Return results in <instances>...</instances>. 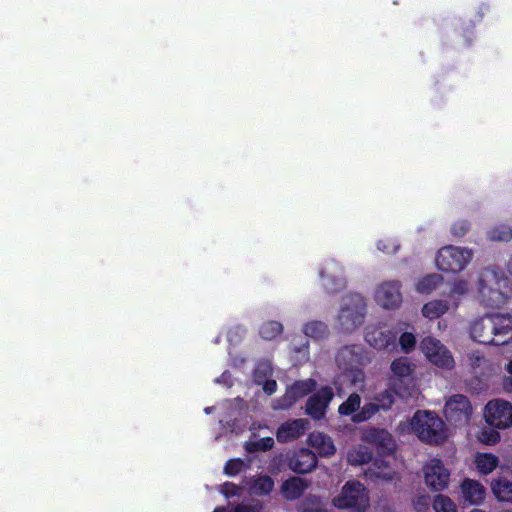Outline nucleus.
<instances>
[{
	"label": "nucleus",
	"mask_w": 512,
	"mask_h": 512,
	"mask_svg": "<svg viewBox=\"0 0 512 512\" xmlns=\"http://www.w3.org/2000/svg\"><path fill=\"white\" fill-rule=\"evenodd\" d=\"M322 286L327 293L333 294L340 292L345 288V280L342 276L325 275L324 271H320Z\"/></svg>",
	"instance_id": "obj_27"
},
{
	"label": "nucleus",
	"mask_w": 512,
	"mask_h": 512,
	"mask_svg": "<svg viewBox=\"0 0 512 512\" xmlns=\"http://www.w3.org/2000/svg\"><path fill=\"white\" fill-rule=\"evenodd\" d=\"M240 491H241V488L232 482H225L221 488V493L226 498L238 496L240 494Z\"/></svg>",
	"instance_id": "obj_42"
},
{
	"label": "nucleus",
	"mask_w": 512,
	"mask_h": 512,
	"mask_svg": "<svg viewBox=\"0 0 512 512\" xmlns=\"http://www.w3.org/2000/svg\"><path fill=\"white\" fill-rule=\"evenodd\" d=\"M500 435L497 431L487 430L482 432L481 441L488 445H493L499 442Z\"/></svg>",
	"instance_id": "obj_43"
},
{
	"label": "nucleus",
	"mask_w": 512,
	"mask_h": 512,
	"mask_svg": "<svg viewBox=\"0 0 512 512\" xmlns=\"http://www.w3.org/2000/svg\"><path fill=\"white\" fill-rule=\"evenodd\" d=\"M442 281V277L437 274H428L421 278L417 284V290L421 293H429L435 289Z\"/></svg>",
	"instance_id": "obj_34"
},
{
	"label": "nucleus",
	"mask_w": 512,
	"mask_h": 512,
	"mask_svg": "<svg viewBox=\"0 0 512 512\" xmlns=\"http://www.w3.org/2000/svg\"><path fill=\"white\" fill-rule=\"evenodd\" d=\"M363 439L373 445L380 456H390L396 448L392 435L385 429L371 428L365 432Z\"/></svg>",
	"instance_id": "obj_12"
},
{
	"label": "nucleus",
	"mask_w": 512,
	"mask_h": 512,
	"mask_svg": "<svg viewBox=\"0 0 512 512\" xmlns=\"http://www.w3.org/2000/svg\"><path fill=\"white\" fill-rule=\"evenodd\" d=\"M507 269H508L509 273L512 275V258L510 259V261L508 263Z\"/></svg>",
	"instance_id": "obj_48"
},
{
	"label": "nucleus",
	"mask_w": 512,
	"mask_h": 512,
	"mask_svg": "<svg viewBox=\"0 0 512 512\" xmlns=\"http://www.w3.org/2000/svg\"><path fill=\"white\" fill-rule=\"evenodd\" d=\"M477 469L480 473L487 475L498 465V458L491 453H479L475 458Z\"/></svg>",
	"instance_id": "obj_26"
},
{
	"label": "nucleus",
	"mask_w": 512,
	"mask_h": 512,
	"mask_svg": "<svg viewBox=\"0 0 512 512\" xmlns=\"http://www.w3.org/2000/svg\"><path fill=\"white\" fill-rule=\"evenodd\" d=\"M375 403L380 410L387 411L394 404V395L389 390L382 391L375 397Z\"/></svg>",
	"instance_id": "obj_39"
},
{
	"label": "nucleus",
	"mask_w": 512,
	"mask_h": 512,
	"mask_svg": "<svg viewBox=\"0 0 512 512\" xmlns=\"http://www.w3.org/2000/svg\"><path fill=\"white\" fill-rule=\"evenodd\" d=\"M484 416L490 426L507 428L512 425V404L501 399L491 400L485 406Z\"/></svg>",
	"instance_id": "obj_9"
},
{
	"label": "nucleus",
	"mask_w": 512,
	"mask_h": 512,
	"mask_svg": "<svg viewBox=\"0 0 512 512\" xmlns=\"http://www.w3.org/2000/svg\"><path fill=\"white\" fill-rule=\"evenodd\" d=\"M274 447V439L272 437H263L256 441H247L245 450L248 453L266 452Z\"/></svg>",
	"instance_id": "obj_32"
},
{
	"label": "nucleus",
	"mask_w": 512,
	"mask_h": 512,
	"mask_svg": "<svg viewBox=\"0 0 512 512\" xmlns=\"http://www.w3.org/2000/svg\"><path fill=\"white\" fill-rule=\"evenodd\" d=\"M396 336L391 329L369 325L365 328L364 339L374 349L384 350L395 345Z\"/></svg>",
	"instance_id": "obj_16"
},
{
	"label": "nucleus",
	"mask_w": 512,
	"mask_h": 512,
	"mask_svg": "<svg viewBox=\"0 0 512 512\" xmlns=\"http://www.w3.org/2000/svg\"><path fill=\"white\" fill-rule=\"evenodd\" d=\"M420 348L433 365L445 370L454 368L455 362L451 352L439 340L425 337L421 340Z\"/></svg>",
	"instance_id": "obj_7"
},
{
	"label": "nucleus",
	"mask_w": 512,
	"mask_h": 512,
	"mask_svg": "<svg viewBox=\"0 0 512 512\" xmlns=\"http://www.w3.org/2000/svg\"><path fill=\"white\" fill-rule=\"evenodd\" d=\"M470 335L474 341L484 345L508 344L512 340V316L487 314L472 323Z\"/></svg>",
	"instance_id": "obj_1"
},
{
	"label": "nucleus",
	"mask_w": 512,
	"mask_h": 512,
	"mask_svg": "<svg viewBox=\"0 0 512 512\" xmlns=\"http://www.w3.org/2000/svg\"><path fill=\"white\" fill-rule=\"evenodd\" d=\"M443 412L450 424L463 425L470 420L472 405L465 395L454 394L445 402Z\"/></svg>",
	"instance_id": "obj_8"
},
{
	"label": "nucleus",
	"mask_w": 512,
	"mask_h": 512,
	"mask_svg": "<svg viewBox=\"0 0 512 512\" xmlns=\"http://www.w3.org/2000/svg\"><path fill=\"white\" fill-rule=\"evenodd\" d=\"M376 476L387 480L392 478L389 473H376Z\"/></svg>",
	"instance_id": "obj_46"
},
{
	"label": "nucleus",
	"mask_w": 512,
	"mask_h": 512,
	"mask_svg": "<svg viewBox=\"0 0 512 512\" xmlns=\"http://www.w3.org/2000/svg\"><path fill=\"white\" fill-rule=\"evenodd\" d=\"M263 390L267 395H272L277 390V382L273 379H268L263 384Z\"/></svg>",
	"instance_id": "obj_44"
},
{
	"label": "nucleus",
	"mask_w": 512,
	"mask_h": 512,
	"mask_svg": "<svg viewBox=\"0 0 512 512\" xmlns=\"http://www.w3.org/2000/svg\"><path fill=\"white\" fill-rule=\"evenodd\" d=\"M506 371L512 375V360H510L506 365Z\"/></svg>",
	"instance_id": "obj_47"
},
{
	"label": "nucleus",
	"mask_w": 512,
	"mask_h": 512,
	"mask_svg": "<svg viewBox=\"0 0 512 512\" xmlns=\"http://www.w3.org/2000/svg\"><path fill=\"white\" fill-rule=\"evenodd\" d=\"M338 509H352L354 512H365L369 507V497L365 486L357 481H347L338 496L333 499Z\"/></svg>",
	"instance_id": "obj_5"
},
{
	"label": "nucleus",
	"mask_w": 512,
	"mask_h": 512,
	"mask_svg": "<svg viewBox=\"0 0 512 512\" xmlns=\"http://www.w3.org/2000/svg\"><path fill=\"white\" fill-rule=\"evenodd\" d=\"M471 259L472 253L469 250L446 246L438 251L435 263L442 272L458 273L466 267Z\"/></svg>",
	"instance_id": "obj_6"
},
{
	"label": "nucleus",
	"mask_w": 512,
	"mask_h": 512,
	"mask_svg": "<svg viewBox=\"0 0 512 512\" xmlns=\"http://www.w3.org/2000/svg\"><path fill=\"white\" fill-rule=\"evenodd\" d=\"M347 460L353 466L368 464L373 460V453L367 446L359 445L349 450Z\"/></svg>",
	"instance_id": "obj_24"
},
{
	"label": "nucleus",
	"mask_w": 512,
	"mask_h": 512,
	"mask_svg": "<svg viewBox=\"0 0 512 512\" xmlns=\"http://www.w3.org/2000/svg\"><path fill=\"white\" fill-rule=\"evenodd\" d=\"M488 237L492 241L508 242L512 239V229L508 225L501 224L492 228L488 232Z\"/></svg>",
	"instance_id": "obj_35"
},
{
	"label": "nucleus",
	"mask_w": 512,
	"mask_h": 512,
	"mask_svg": "<svg viewBox=\"0 0 512 512\" xmlns=\"http://www.w3.org/2000/svg\"><path fill=\"white\" fill-rule=\"evenodd\" d=\"M391 377L389 378V385L394 390L395 394L402 396L401 384L409 379L413 373L414 366L408 357H399L392 361L390 365Z\"/></svg>",
	"instance_id": "obj_15"
},
{
	"label": "nucleus",
	"mask_w": 512,
	"mask_h": 512,
	"mask_svg": "<svg viewBox=\"0 0 512 512\" xmlns=\"http://www.w3.org/2000/svg\"><path fill=\"white\" fill-rule=\"evenodd\" d=\"M433 508L435 512H457L454 502L448 496L442 494L435 496Z\"/></svg>",
	"instance_id": "obj_36"
},
{
	"label": "nucleus",
	"mask_w": 512,
	"mask_h": 512,
	"mask_svg": "<svg viewBox=\"0 0 512 512\" xmlns=\"http://www.w3.org/2000/svg\"><path fill=\"white\" fill-rule=\"evenodd\" d=\"M494 496L501 502L512 503V482L504 477H499L491 482Z\"/></svg>",
	"instance_id": "obj_23"
},
{
	"label": "nucleus",
	"mask_w": 512,
	"mask_h": 512,
	"mask_svg": "<svg viewBox=\"0 0 512 512\" xmlns=\"http://www.w3.org/2000/svg\"><path fill=\"white\" fill-rule=\"evenodd\" d=\"M303 332L306 336L313 339H323L328 333V326L322 321H311L305 324Z\"/></svg>",
	"instance_id": "obj_29"
},
{
	"label": "nucleus",
	"mask_w": 512,
	"mask_h": 512,
	"mask_svg": "<svg viewBox=\"0 0 512 512\" xmlns=\"http://www.w3.org/2000/svg\"><path fill=\"white\" fill-rule=\"evenodd\" d=\"M388 462L385 461L384 459H374L373 461V466H375L376 468L378 469H381L383 467H388Z\"/></svg>",
	"instance_id": "obj_45"
},
{
	"label": "nucleus",
	"mask_w": 512,
	"mask_h": 512,
	"mask_svg": "<svg viewBox=\"0 0 512 512\" xmlns=\"http://www.w3.org/2000/svg\"><path fill=\"white\" fill-rule=\"evenodd\" d=\"M480 301L487 308H501L512 297V282L502 272L485 270L478 281Z\"/></svg>",
	"instance_id": "obj_2"
},
{
	"label": "nucleus",
	"mask_w": 512,
	"mask_h": 512,
	"mask_svg": "<svg viewBox=\"0 0 512 512\" xmlns=\"http://www.w3.org/2000/svg\"><path fill=\"white\" fill-rule=\"evenodd\" d=\"M309 442L321 457H330L336 452L332 438L324 433H311Z\"/></svg>",
	"instance_id": "obj_22"
},
{
	"label": "nucleus",
	"mask_w": 512,
	"mask_h": 512,
	"mask_svg": "<svg viewBox=\"0 0 512 512\" xmlns=\"http://www.w3.org/2000/svg\"><path fill=\"white\" fill-rule=\"evenodd\" d=\"M263 506L259 501L228 504L227 512H261Z\"/></svg>",
	"instance_id": "obj_37"
},
{
	"label": "nucleus",
	"mask_w": 512,
	"mask_h": 512,
	"mask_svg": "<svg viewBox=\"0 0 512 512\" xmlns=\"http://www.w3.org/2000/svg\"><path fill=\"white\" fill-rule=\"evenodd\" d=\"M274 488V480L269 475L255 478L251 485V492L257 496H268Z\"/></svg>",
	"instance_id": "obj_25"
},
{
	"label": "nucleus",
	"mask_w": 512,
	"mask_h": 512,
	"mask_svg": "<svg viewBox=\"0 0 512 512\" xmlns=\"http://www.w3.org/2000/svg\"><path fill=\"white\" fill-rule=\"evenodd\" d=\"M357 346L350 345L340 348L335 356V361L339 369L343 371H353L360 363V353L356 350Z\"/></svg>",
	"instance_id": "obj_21"
},
{
	"label": "nucleus",
	"mask_w": 512,
	"mask_h": 512,
	"mask_svg": "<svg viewBox=\"0 0 512 512\" xmlns=\"http://www.w3.org/2000/svg\"><path fill=\"white\" fill-rule=\"evenodd\" d=\"M214 512H226V508L224 507H217Z\"/></svg>",
	"instance_id": "obj_49"
},
{
	"label": "nucleus",
	"mask_w": 512,
	"mask_h": 512,
	"mask_svg": "<svg viewBox=\"0 0 512 512\" xmlns=\"http://www.w3.org/2000/svg\"><path fill=\"white\" fill-rule=\"evenodd\" d=\"M316 387V382L313 379L295 381L285 392L283 397L279 400V407L287 409L294 405L299 399L311 393Z\"/></svg>",
	"instance_id": "obj_17"
},
{
	"label": "nucleus",
	"mask_w": 512,
	"mask_h": 512,
	"mask_svg": "<svg viewBox=\"0 0 512 512\" xmlns=\"http://www.w3.org/2000/svg\"><path fill=\"white\" fill-rule=\"evenodd\" d=\"M399 344L405 353H409L415 348L416 338L412 333L404 332L399 337Z\"/></svg>",
	"instance_id": "obj_40"
},
{
	"label": "nucleus",
	"mask_w": 512,
	"mask_h": 512,
	"mask_svg": "<svg viewBox=\"0 0 512 512\" xmlns=\"http://www.w3.org/2000/svg\"><path fill=\"white\" fill-rule=\"evenodd\" d=\"M399 281H389L381 284L375 293L376 302L385 309H395L402 302Z\"/></svg>",
	"instance_id": "obj_13"
},
{
	"label": "nucleus",
	"mask_w": 512,
	"mask_h": 512,
	"mask_svg": "<svg viewBox=\"0 0 512 512\" xmlns=\"http://www.w3.org/2000/svg\"><path fill=\"white\" fill-rule=\"evenodd\" d=\"M423 469L424 481L430 490L439 492L447 488L450 481V471L440 459H431Z\"/></svg>",
	"instance_id": "obj_10"
},
{
	"label": "nucleus",
	"mask_w": 512,
	"mask_h": 512,
	"mask_svg": "<svg viewBox=\"0 0 512 512\" xmlns=\"http://www.w3.org/2000/svg\"><path fill=\"white\" fill-rule=\"evenodd\" d=\"M361 397L357 393H352L348 396V398L340 404L338 407V413L341 416H350L354 415L360 409Z\"/></svg>",
	"instance_id": "obj_30"
},
{
	"label": "nucleus",
	"mask_w": 512,
	"mask_h": 512,
	"mask_svg": "<svg viewBox=\"0 0 512 512\" xmlns=\"http://www.w3.org/2000/svg\"><path fill=\"white\" fill-rule=\"evenodd\" d=\"M306 419H294L282 423L276 432L279 443L292 442L303 436L308 428Z\"/></svg>",
	"instance_id": "obj_18"
},
{
	"label": "nucleus",
	"mask_w": 512,
	"mask_h": 512,
	"mask_svg": "<svg viewBox=\"0 0 512 512\" xmlns=\"http://www.w3.org/2000/svg\"><path fill=\"white\" fill-rule=\"evenodd\" d=\"M380 411L375 402L365 403L357 413L352 416L355 423H362L372 418L377 412Z\"/></svg>",
	"instance_id": "obj_33"
},
{
	"label": "nucleus",
	"mask_w": 512,
	"mask_h": 512,
	"mask_svg": "<svg viewBox=\"0 0 512 512\" xmlns=\"http://www.w3.org/2000/svg\"><path fill=\"white\" fill-rule=\"evenodd\" d=\"M469 230L470 223L464 219L456 221L451 226V233L456 237H463Z\"/></svg>",
	"instance_id": "obj_41"
},
{
	"label": "nucleus",
	"mask_w": 512,
	"mask_h": 512,
	"mask_svg": "<svg viewBox=\"0 0 512 512\" xmlns=\"http://www.w3.org/2000/svg\"><path fill=\"white\" fill-rule=\"evenodd\" d=\"M283 332V325L278 321L264 322L259 329V335L264 340H273Z\"/></svg>",
	"instance_id": "obj_31"
},
{
	"label": "nucleus",
	"mask_w": 512,
	"mask_h": 512,
	"mask_svg": "<svg viewBox=\"0 0 512 512\" xmlns=\"http://www.w3.org/2000/svg\"><path fill=\"white\" fill-rule=\"evenodd\" d=\"M310 483L298 476H292L283 481L281 485V494L284 499L294 501L299 499L309 488Z\"/></svg>",
	"instance_id": "obj_20"
},
{
	"label": "nucleus",
	"mask_w": 512,
	"mask_h": 512,
	"mask_svg": "<svg viewBox=\"0 0 512 512\" xmlns=\"http://www.w3.org/2000/svg\"><path fill=\"white\" fill-rule=\"evenodd\" d=\"M410 425L415 435L424 443L438 445L447 438L445 423L435 412L416 411Z\"/></svg>",
	"instance_id": "obj_3"
},
{
	"label": "nucleus",
	"mask_w": 512,
	"mask_h": 512,
	"mask_svg": "<svg viewBox=\"0 0 512 512\" xmlns=\"http://www.w3.org/2000/svg\"><path fill=\"white\" fill-rule=\"evenodd\" d=\"M460 487L463 505H479L485 499L486 489L477 480L465 478Z\"/></svg>",
	"instance_id": "obj_19"
},
{
	"label": "nucleus",
	"mask_w": 512,
	"mask_h": 512,
	"mask_svg": "<svg viewBox=\"0 0 512 512\" xmlns=\"http://www.w3.org/2000/svg\"><path fill=\"white\" fill-rule=\"evenodd\" d=\"M246 468L244 460L240 458L230 459L225 463L224 473L228 476H236Z\"/></svg>",
	"instance_id": "obj_38"
},
{
	"label": "nucleus",
	"mask_w": 512,
	"mask_h": 512,
	"mask_svg": "<svg viewBox=\"0 0 512 512\" xmlns=\"http://www.w3.org/2000/svg\"><path fill=\"white\" fill-rule=\"evenodd\" d=\"M448 310V305L445 301L434 300L424 304L422 314L429 319H436L442 316Z\"/></svg>",
	"instance_id": "obj_28"
},
{
	"label": "nucleus",
	"mask_w": 512,
	"mask_h": 512,
	"mask_svg": "<svg viewBox=\"0 0 512 512\" xmlns=\"http://www.w3.org/2000/svg\"><path fill=\"white\" fill-rule=\"evenodd\" d=\"M334 398V391L331 386H323L316 393L311 395L306 402L305 412L314 420L322 419L329 403Z\"/></svg>",
	"instance_id": "obj_11"
},
{
	"label": "nucleus",
	"mask_w": 512,
	"mask_h": 512,
	"mask_svg": "<svg viewBox=\"0 0 512 512\" xmlns=\"http://www.w3.org/2000/svg\"><path fill=\"white\" fill-rule=\"evenodd\" d=\"M365 314L366 305L360 296L346 299L339 311L336 329L341 333H352L363 324Z\"/></svg>",
	"instance_id": "obj_4"
},
{
	"label": "nucleus",
	"mask_w": 512,
	"mask_h": 512,
	"mask_svg": "<svg viewBox=\"0 0 512 512\" xmlns=\"http://www.w3.org/2000/svg\"><path fill=\"white\" fill-rule=\"evenodd\" d=\"M318 464L316 454L308 448L295 450L288 457V467L297 474L312 472Z\"/></svg>",
	"instance_id": "obj_14"
}]
</instances>
